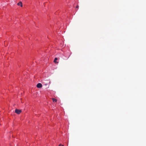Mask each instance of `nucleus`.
<instances>
[{"label":"nucleus","instance_id":"1","mask_svg":"<svg viewBox=\"0 0 146 146\" xmlns=\"http://www.w3.org/2000/svg\"><path fill=\"white\" fill-rule=\"evenodd\" d=\"M21 112V110H19L17 109H16L15 110V112L17 114H20Z\"/></svg>","mask_w":146,"mask_h":146},{"label":"nucleus","instance_id":"2","mask_svg":"<svg viewBox=\"0 0 146 146\" xmlns=\"http://www.w3.org/2000/svg\"><path fill=\"white\" fill-rule=\"evenodd\" d=\"M42 84L40 83H38L36 85V87L38 88H41L42 87Z\"/></svg>","mask_w":146,"mask_h":146},{"label":"nucleus","instance_id":"3","mask_svg":"<svg viewBox=\"0 0 146 146\" xmlns=\"http://www.w3.org/2000/svg\"><path fill=\"white\" fill-rule=\"evenodd\" d=\"M17 5L19 6H20L21 7H22V4L21 2H20L17 3Z\"/></svg>","mask_w":146,"mask_h":146},{"label":"nucleus","instance_id":"4","mask_svg":"<svg viewBox=\"0 0 146 146\" xmlns=\"http://www.w3.org/2000/svg\"><path fill=\"white\" fill-rule=\"evenodd\" d=\"M57 58H54V62L55 63H58V62H57Z\"/></svg>","mask_w":146,"mask_h":146},{"label":"nucleus","instance_id":"5","mask_svg":"<svg viewBox=\"0 0 146 146\" xmlns=\"http://www.w3.org/2000/svg\"><path fill=\"white\" fill-rule=\"evenodd\" d=\"M52 100L53 101V102H56L57 101V100L56 99H54V98H52Z\"/></svg>","mask_w":146,"mask_h":146},{"label":"nucleus","instance_id":"6","mask_svg":"<svg viewBox=\"0 0 146 146\" xmlns=\"http://www.w3.org/2000/svg\"><path fill=\"white\" fill-rule=\"evenodd\" d=\"M47 85H48V87H49V85L48 84H44V85H45V86H47Z\"/></svg>","mask_w":146,"mask_h":146},{"label":"nucleus","instance_id":"7","mask_svg":"<svg viewBox=\"0 0 146 146\" xmlns=\"http://www.w3.org/2000/svg\"><path fill=\"white\" fill-rule=\"evenodd\" d=\"M78 7H79V6H78V5H77V6H76V8H78Z\"/></svg>","mask_w":146,"mask_h":146},{"label":"nucleus","instance_id":"8","mask_svg":"<svg viewBox=\"0 0 146 146\" xmlns=\"http://www.w3.org/2000/svg\"><path fill=\"white\" fill-rule=\"evenodd\" d=\"M62 146V145L61 144L59 145V146Z\"/></svg>","mask_w":146,"mask_h":146},{"label":"nucleus","instance_id":"9","mask_svg":"<svg viewBox=\"0 0 146 146\" xmlns=\"http://www.w3.org/2000/svg\"><path fill=\"white\" fill-rule=\"evenodd\" d=\"M62 146H64V145H62Z\"/></svg>","mask_w":146,"mask_h":146}]
</instances>
